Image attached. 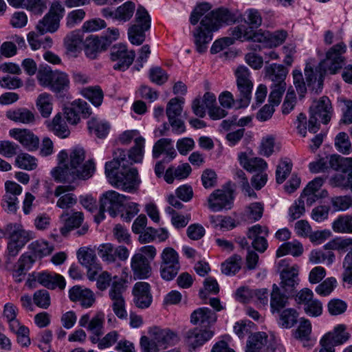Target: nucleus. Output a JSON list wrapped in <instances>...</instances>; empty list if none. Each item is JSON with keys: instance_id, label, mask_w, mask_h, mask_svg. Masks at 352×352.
<instances>
[{"instance_id": "nucleus-1", "label": "nucleus", "mask_w": 352, "mask_h": 352, "mask_svg": "<svg viewBox=\"0 0 352 352\" xmlns=\"http://www.w3.org/2000/svg\"><path fill=\"white\" fill-rule=\"evenodd\" d=\"M58 166L51 174L55 181L72 183L77 179H87L95 172V165L91 160L85 162V152L82 148L75 147L67 153L61 151L58 156Z\"/></svg>"}, {"instance_id": "nucleus-2", "label": "nucleus", "mask_w": 352, "mask_h": 352, "mask_svg": "<svg viewBox=\"0 0 352 352\" xmlns=\"http://www.w3.org/2000/svg\"><path fill=\"white\" fill-rule=\"evenodd\" d=\"M128 166L125 151L118 149L113 160L105 164V174L113 187L129 193H135L141 179L137 168H128Z\"/></svg>"}, {"instance_id": "nucleus-3", "label": "nucleus", "mask_w": 352, "mask_h": 352, "mask_svg": "<svg viewBox=\"0 0 352 352\" xmlns=\"http://www.w3.org/2000/svg\"><path fill=\"white\" fill-rule=\"evenodd\" d=\"M239 21L236 13L228 8L221 7L206 14L201 19L200 27L194 33L195 43L197 50L204 53L208 44L212 39V33L224 25H229Z\"/></svg>"}, {"instance_id": "nucleus-4", "label": "nucleus", "mask_w": 352, "mask_h": 352, "mask_svg": "<svg viewBox=\"0 0 352 352\" xmlns=\"http://www.w3.org/2000/svg\"><path fill=\"white\" fill-rule=\"evenodd\" d=\"M346 50V45L344 43H340L332 47L326 55V59L321 62L316 69H314L315 64L312 60L307 62L305 68V75L308 86L317 82L320 87L323 81L324 73L327 70L330 74H334L338 69L342 67L343 61L342 54Z\"/></svg>"}, {"instance_id": "nucleus-5", "label": "nucleus", "mask_w": 352, "mask_h": 352, "mask_svg": "<svg viewBox=\"0 0 352 352\" xmlns=\"http://www.w3.org/2000/svg\"><path fill=\"white\" fill-rule=\"evenodd\" d=\"M179 341L178 335L169 329L153 327L148 330V336L140 338L142 352H159L177 344Z\"/></svg>"}, {"instance_id": "nucleus-6", "label": "nucleus", "mask_w": 352, "mask_h": 352, "mask_svg": "<svg viewBox=\"0 0 352 352\" xmlns=\"http://www.w3.org/2000/svg\"><path fill=\"white\" fill-rule=\"evenodd\" d=\"M130 199L129 197L120 194L115 190H108L104 192L100 198V208L96 221L100 222L105 217L104 212H107L111 217H116L124 203Z\"/></svg>"}, {"instance_id": "nucleus-7", "label": "nucleus", "mask_w": 352, "mask_h": 352, "mask_svg": "<svg viewBox=\"0 0 352 352\" xmlns=\"http://www.w3.org/2000/svg\"><path fill=\"white\" fill-rule=\"evenodd\" d=\"M65 12V8L59 1H53L48 12L38 21L36 30L41 35L47 32H56L60 27Z\"/></svg>"}, {"instance_id": "nucleus-8", "label": "nucleus", "mask_w": 352, "mask_h": 352, "mask_svg": "<svg viewBox=\"0 0 352 352\" xmlns=\"http://www.w3.org/2000/svg\"><path fill=\"white\" fill-rule=\"evenodd\" d=\"M310 113L308 131L315 133L320 128V124L318 122V118L321 119L324 124H327L331 119V104L330 100L326 96L322 97L310 107Z\"/></svg>"}, {"instance_id": "nucleus-9", "label": "nucleus", "mask_w": 352, "mask_h": 352, "mask_svg": "<svg viewBox=\"0 0 352 352\" xmlns=\"http://www.w3.org/2000/svg\"><path fill=\"white\" fill-rule=\"evenodd\" d=\"M277 267L280 272V287L286 293L293 292L299 282V266L296 264L290 265L289 261L284 258L278 262Z\"/></svg>"}, {"instance_id": "nucleus-10", "label": "nucleus", "mask_w": 352, "mask_h": 352, "mask_svg": "<svg viewBox=\"0 0 352 352\" xmlns=\"http://www.w3.org/2000/svg\"><path fill=\"white\" fill-rule=\"evenodd\" d=\"M234 199L233 192L228 188L217 189L208 198V207L213 212L230 209Z\"/></svg>"}, {"instance_id": "nucleus-11", "label": "nucleus", "mask_w": 352, "mask_h": 352, "mask_svg": "<svg viewBox=\"0 0 352 352\" xmlns=\"http://www.w3.org/2000/svg\"><path fill=\"white\" fill-rule=\"evenodd\" d=\"M97 250L100 258L107 264L115 263L117 258L120 261H126L129 256V251L125 246L114 247L110 243L99 245Z\"/></svg>"}, {"instance_id": "nucleus-12", "label": "nucleus", "mask_w": 352, "mask_h": 352, "mask_svg": "<svg viewBox=\"0 0 352 352\" xmlns=\"http://www.w3.org/2000/svg\"><path fill=\"white\" fill-rule=\"evenodd\" d=\"M110 55L111 60L116 62L113 69L124 71L133 63L135 54L133 50L129 51L126 45L118 44L111 47Z\"/></svg>"}, {"instance_id": "nucleus-13", "label": "nucleus", "mask_w": 352, "mask_h": 352, "mask_svg": "<svg viewBox=\"0 0 352 352\" xmlns=\"http://www.w3.org/2000/svg\"><path fill=\"white\" fill-rule=\"evenodd\" d=\"M214 336V332L210 329H200L197 327L189 329L184 335V342L192 349L202 346Z\"/></svg>"}, {"instance_id": "nucleus-14", "label": "nucleus", "mask_w": 352, "mask_h": 352, "mask_svg": "<svg viewBox=\"0 0 352 352\" xmlns=\"http://www.w3.org/2000/svg\"><path fill=\"white\" fill-rule=\"evenodd\" d=\"M79 326L95 335H102L104 333V314L102 311H98L91 318L89 314L82 315L78 321Z\"/></svg>"}, {"instance_id": "nucleus-15", "label": "nucleus", "mask_w": 352, "mask_h": 352, "mask_svg": "<svg viewBox=\"0 0 352 352\" xmlns=\"http://www.w3.org/2000/svg\"><path fill=\"white\" fill-rule=\"evenodd\" d=\"M69 296L72 302H79L84 308L91 307L96 301L95 295L91 289L79 285L69 289Z\"/></svg>"}, {"instance_id": "nucleus-16", "label": "nucleus", "mask_w": 352, "mask_h": 352, "mask_svg": "<svg viewBox=\"0 0 352 352\" xmlns=\"http://www.w3.org/2000/svg\"><path fill=\"white\" fill-rule=\"evenodd\" d=\"M5 230L10 240H13L22 246L35 238L34 232L23 229L19 223H10L6 226Z\"/></svg>"}, {"instance_id": "nucleus-17", "label": "nucleus", "mask_w": 352, "mask_h": 352, "mask_svg": "<svg viewBox=\"0 0 352 352\" xmlns=\"http://www.w3.org/2000/svg\"><path fill=\"white\" fill-rule=\"evenodd\" d=\"M75 189L73 185L58 186L54 190V196L58 197L56 206L62 209H68L77 203L76 196L70 192Z\"/></svg>"}, {"instance_id": "nucleus-18", "label": "nucleus", "mask_w": 352, "mask_h": 352, "mask_svg": "<svg viewBox=\"0 0 352 352\" xmlns=\"http://www.w3.org/2000/svg\"><path fill=\"white\" fill-rule=\"evenodd\" d=\"M238 160L240 165L250 173L262 172L267 167V162L262 158L252 157L251 151L240 153Z\"/></svg>"}, {"instance_id": "nucleus-19", "label": "nucleus", "mask_w": 352, "mask_h": 352, "mask_svg": "<svg viewBox=\"0 0 352 352\" xmlns=\"http://www.w3.org/2000/svg\"><path fill=\"white\" fill-rule=\"evenodd\" d=\"M9 134L28 151L36 150L38 146V138L28 129H13L9 131Z\"/></svg>"}, {"instance_id": "nucleus-20", "label": "nucleus", "mask_w": 352, "mask_h": 352, "mask_svg": "<svg viewBox=\"0 0 352 352\" xmlns=\"http://www.w3.org/2000/svg\"><path fill=\"white\" fill-rule=\"evenodd\" d=\"M133 293L134 302L138 308L148 307L152 302V296L150 293V285L145 282H138L135 284Z\"/></svg>"}, {"instance_id": "nucleus-21", "label": "nucleus", "mask_w": 352, "mask_h": 352, "mask_svg": "<svg viewBox=\"0 0 352 352\" xmlns=\"http://www.w3.org/2000/svg\"><path fill=\"white\" fill-rule=\"evenodd\" d=\"M262 234L267 236L268 230L258 224L250 228L247 232L248 238L252 240L253 248L259 252H264L267 248V241L265 236H261Z\"/></svg>"}, {"instance_id": "nucleus-22", "label": "nucleus", "mask_w": 352, "mask_h": 352, "mask_svg": "<svg viewBox=\"0 0 352 352\" xmlns=\"http://www.w3.org/2000/svg\"><path fill=\"white\" fill-rule=\"evenodd\" d=\"M216 320L217 315L215 312L208 307L198 308L190 316L191 323L206 329L214 324Z\"/></svg>"}, {"instance_id": "nucleus-23", "label": "nucleus", "mask_w": 352, "mask_h": 352, "mask_svg": "<svg viewBox=\"0 0 352 352\" xmlns=\"http://www.w3.org/2000/svg\"><path fill=\"white\" fill-rule=\"evenodd\" d=\"M34 281H36L43 287L50 289H54L56 287L63 289L65 287V280L64 277L55 273H50L47 272L38 273L34 276Z\"/></svg>"}, {"instance_id": "nucleus-24", "label": "nucleus", "mask_w": 352, "mask_h": 352, "mask_svg": "<svg viewBox=\"0 0 352 352\" xmlns=\"http://www.w3.org/2000/svg\"><path fill=\"white\" fill-rule=\"evenodd\" d=\"M350 338V334L346 331L344 324L336 326L331 331L324 334L321 338L325 344H330L333 346L341 345L346 342Z\"/></svg>"}, {"instance_id": "nucleus-25", "label": "nucleus", "mask_w": 352, "mask_h": 352, "mask_svg": "<svg viewBox=\"0 0 352 352\" xmlns=\"http://www.w3.org/2000/svg\"><path fill=\"white\" fill-rule=\"evenodd\" d=\"M131 267L135 277L142 279L149 276L151 271L150 262L142 254H135L131 258Z\"/></svg>"}, {"instance_id": "nucleus-26", "label": "nucleus", "mask_w": 352, "mask_h": 352, "mask_svg": "<svg viewBox=\"0 0 352 352\" xmlns=\"http://www.w3.org/2000/svg\"><path fill=\"white\" fill-rule=\"evenodd\" d=\"M69 78L66 73L54 71V75L49 88L57 96L62 97L69 90Z\"/></svg>"}, {"instance_id": "nucleus-27", "label": "nucleus", "mask_w": 352, "mask_h": 352, "mask_svg": "<svg viewBox=\"0 0 352 352\" xmlns=\"http://www.w3.org/2000/svg\"><path fill=\"white\" fill-rule=\"evenodd\" d=\"M108 47V42L101 37L91 36L86 38L85 45V53L87 58L95 59L98 53Z\"/></svg>"}, {"instance_id": "nucleus-28", "label": "nucleus", "mask_w": 352, "mask_h": 352, "mask_svg": "<svg viewBox=\"0 0 352 352\" xmlns=\"http://www.w3.org/2000/svg\"><path fill=\"white\" fill-rule=\"evenodd\" d=\"M267 344V334L264 332L256 333L249 337L245 352H269Z\"/></svg>"}, {"instance_id": "nucleus-29", "label": "nucleus", "mask_w": 352, "mask_h": 352, "mask_svg": "<svg viewBox=\"0 0 352 352\" xmlns=\"http://www.w3.org/2000/svg\"><path fill=\"white\" fill-rule=\"evenodd\" d=\"M266 76L272 82V85H286L285 81L288 70L282 65L273 63L265 68Z\"/></svg>"}, {"instance_id": "nucleus-30", "label": "nucleus", "mask_w": 352, "mask_h": 352, "mask_svg": "<svg viewBox=\"0 0 352 352\" xmlns=\"http://www.w3.org/2000/svg\"><path fill=\"white\" fill-rule=\"evenodd\" d=\"M8 3L16 8H25L35 14H41L47 6L43 0H7Z\"/></svg>"}, {"instance_id": "nucleus-31", "label": "nucleus", "mask_w": 352, "mask_h": 352, "mask_svg": "<svg viewBox=\"0 0 352 352\" xmlns=\"http://www.w3.org/2000/svg\"><path fill=\"white\" fill-rule=\"evenodd\" d=\"M35 260L32 256L23 254L14 265L12 276L15 281L21 282L26 274L27 271L30 268Z\"/></svg>"}, {"instance_id": "nucleus-32", "label": "nucleus", "mask_w": 352, "mask_h": 352, "mask_svg": "<svg viewBox=\"0 0 352 352\" xmlns=\"http://www.w3.org/2000/svg\"><path fill=\"white\" fill-rule=\"evenodd\" d=\"M322 250L320 249L312 250L309 254V261L311 264L317 265L324 263L330 266L335 261V254L331 250Z\"/></svg>"}, {"instance_id": "nucleus-33", "label": "nucleus", "mask_w": 352, "mask_h": 352, "mask_svg": "<svg viewBox=\"0 0 352 352\" xmlns=\"http://www.w3.org/2000/svg\"><path fill=\"white\" fill-rule=\"evenodd\" d=\"M6 117L16 122L31 124L34 122V114L26 108H19L6 111Z\"/></svg>"}, {"instance_id": "nucleus-34", "label": "nucleus", "mask_w": 352, "mask_h": 352, "mask_svg": "<svg viewBox=\"0 0 352 352\" xmlns=\"http://www.w3.org/2000/svg\"><path fill=\"white\" fill-rule=\"evenodd\" d=\"M288 304L287 297L281 294L280 287L274 284L271 293L270 307L272 313L280 312Z\"/></svg>"}, {"instance_id": "nucleus-35", "label": "nucleus", "mask_w": 352, "mask_h": 352, "mask_svg": "<svg viewBox=\"0 0 352 352\" xmlns=\"http://www.w3.org/2000/svg\"><path fill=\"white\" fill-rule=\"evenodd\" d=\"M87 126L89 133L99 138H105L110 130L109 122L96 118H92L89 120Z\"/></svg>"}, {"instance_id": "nucleus-36", "label": "nucleus", "mask_w": 352, "mask_h": 352, "mask_svg": "<svg viewBox=\"0 0 352 352\" xmlns=\"http://www.w3.org/2000/svg\"><path fill=\"white\" fill-rule=\"evenodd\" d=\"M329 169L340 170L343 173L352 170V158L343 157L338 155L327 156Z\"/></svg>"}, {"instance_id": "nucleus-37", "label": "nucleus", "mask_w": 352, "mask_h": 352, "mask_svg": "<svg viewBox=\"0 0 352 352\" xmlns=\"http://www.w3.org/2000/svg\"><path fill=\"white\" fill-rule=\"evenodd\" d=\"M36 106L43 118H48L53 109V97L49 93L39 94L36 100Z\"/></svg>"}, {"instance_id": "nucleus-38", "label": "nucleus", "mask_w": 352, "mask_h": 352, "mask_svg": "<svg viewBox=\"0 0 352 352\" xmlns=\"http://www.w3.org/2000/svg\"><path fill=\"white\" fill-rule=\"evenodd\" d=\"M47 124L50 131L61 138L68 137L70 133L65 120L59 113L51 122H47Z\"/></svg>"}, {"instance_id": "nucleus-39", "label": "nucleus", "mask_w": 352, "mask_h": 352, "mask_svg": "<svg viewBox=\"0 0 352 352\" xmlns=\"http://www.w3.org/2000/svg\"><path fill=\"white\" fill-rule=\"evenodd\" d=\"M144 138H138L135 140V143L131 147L128 153H126V160L129 162V165L132 163H139L142 161L144 153Z\"/></svg>"}, {"instance_id": "nucleus-40", "label": "nucleus", "mask_w": 352, "mask_h": 352, "mask_svg": "<svg viewBox=\"0 0 352 352\" xmlns=\"http://www.w3.org/2000/svg\"><path fill=\"white\" fill-rule=\"evenodd\" d=\"M303 250L302 243L294 240L282 244L276 251V256L280 257L286 254H291L297 257L302 254Z\"/></svg>"}, {"instance_id": "nucleus-41", "label": "nucleus", "mask_w": 352, "mask_h": 352, "mask_svg": "<svg viewBox=\"0 0 352 352\" xmlns=\"http://www.w3.org/2000/svg\"><path fill=\"white\" fill-rule=\"evenodd\" d=\"M237 87L239 91L240 107H244L248 105L251 99V93L253 84L250 78L236 80Z\"/></svg>"}, {"instance_id": "nucleus-42", "label": "nucleus", "mask_w": 352, "mask_h": 352, "mask_svg": "<svg viewBox=\"0 0 352 352\" xmlns=\"http://www.w3.org/2000/svg\"><path fill=\"white\" fill-rule=\"evenodd\" d=\"M36 258H41L50 255L54 250V246L45 240H36L29 245Z\"/></svg>"}, {"instance_id": "nucleus-43", "label": "nucleus", "mask_w": 352, "mask_h": 352, "mask_svg": "<svg viewBox=\"0 0 352 352\" xmlns=\"http://www.w3.org/2000/svg\"><path fill=\"white\" fill-rule=\"evenodd\" d=\"M80 94L96 107H100L102 102L104 94L99 86L82 88Z\"/></svg>"}, {"instance_id": "nucleus-44", "label": "nucleus", "mask_w": 352, "mask_h": 352, "mask_svg": "<svg viewBox=\"0 0 352 352\" xmlns=\"http://www.w3.org/2000/svg\"><path fill=\"white\" fill-rule=\"evenodd\" d=\"M311 324L307 319L302 318L300 325L296 331V337L303 342L305 347L313 345L310 340Z\"/></svg>"}, {"instance_id": "nucleus-45", "label": "nucleus", "mask_w": 352, "mask_h": 352, "mask_svg": "<svg viewBox=\"0 0 352 352\" xmlns=\"http://www.w3.org/2000/svg\"><path fill=\"white\" fill-rule=\"evenodd\" d=\"M298 317V312L293 308L282 309L278 322L283 328L289 329L296 324Z\"/></svg>"}, {"instance_id": "nucleus-46", "label": "nucleus", "mask_w": 352, "mask_h": 352, "mask_svg": "<svg viewBox=\"0 0 352 352\" xmlns=\"http://www.w3.org/2000/svg\"><path fill=\"white\" fill-rule=\"evenodd\" d=\"M77 257L80 263L85 267H90L98 263L95 251L89 248H80L77 252Z\"/></svg>"}, {"instance_id": "nucleus-47", "label": "nucleus", "mask_w": 352, "mask_h": 352, "mask_svg": "<svg viewBox=\"0 0 352 352\" xmlns=\"http://www.w3.org/2000/svg\"><path fill=\"white\" fill-rule=\"evenodd\" d=\"M184 102V99L183 98H173L169 100L166 109V113L168 120H172L181 116Z\"/></svg>"}, {"instance_id": "nucleus-48", "label": "nucleus", "mask_w": 352, "mask_h": 352, "mask_svg": "<svg viewBox=\"0 0 352 352\" xmlns=\"http://www.w3.org/2000/svg\"><path fill=\"white\" fill-rule=\"evenodd\" d=\"M241 257L234 254L221 265V271L226 275H234L241 269Z\"/></svg>"}, {"instance_id": "nucleus-49", "label": "nucleus", "mask_w": 352, "mask_h": 352, "mask_svg": "<svg viewBox=\"0 0 352 352\" xmlns=\"http://www.w3.org/2000/svg\"><path fill=\"white\" fill-rule=\"evenodd\" d=\"M126 290L125 280L117 276L113 277V281L109 291V296L111 300L123 298V294Z\"/></svg>"}, {"instance_id": "nucleus-50", "label": "nucleus", "mask_w": 352, "mask_h": 352, "mask_svg": "<svg viewBox=\"0 0 352 352\" xmlns=\"http://www.w3.org/2000/svg\"><path fill=\"white\" fill-rule=\"evenodd\" d=\"M135 10V4L132 1H126L116 8L117 20L126 22L133 16Z\"/></svg>"}, {"instance_id": "nucleus-51", "label": "nucleus", "mask_w": 352, "mask_h": 352, "mask_svg": "<svg viewBox=\"0 0 352 352\" xmlns=\"http://www.w3.org/2000/svg\"><path fill=\"white\" fill-rule=\"evenodd\" d=\"M292 163L288 158L283 159L277 166L276 170V180L278 184H282L289 176L292 171Z\"/></svg>"}, {"instance_id": "nucleus-52", "label": "nucleus", "mask_w": 352, "mask_h": 352, "mask_svg": "<svg viewBox=\"0 0 352 352\" xmlns=\"http://www.w3.org/2000/svg\"><path fill=\"white\" fill-rule=\"evenodd\" d=\"M148 30V29H144L143 26L132 25L128 30V36L130 42L133 45H141L145 41V32Z\"/></svg>"}, {"instance_id": "nucleus-53", "label": "nucleus", "mask_w": 352, "mask_h": 352, "mask_svg": "<svg viewBox=\"0 0 352 352\" xmlns=\"http://www.w3.org/2000/svg\"><path fill=\"white\" fill-rule=\"evenodd\" d=\"M332 228L336 232L352 233V216L340 217L333 221Z\"/></svg>"}, {"instance_id": "nucleus-54", "label": "nucleus", "mask_w": 352, "mask_h": 352, "mask_svg": "<svg viewBox=\"0 0 352 352\" xmlns=\"http://www.w3.org/2000/svg\"><path fill=\"white\" fill-rule=\"evenodd\" d=\"M324 250H337L342 252L352 250V238H338L324 245Z\"/></svg>"}, {"instance_id": "nucleus-55", "label": "nucleus", "mask_w": 352, "mask_h": 352, "mask_svg": "<svg viewBox=\"0 0 352 352\" xmlns=\"http://www.w3.org/2000/svg\"><path fill=\"white\" fill-rule=\"evenodd\" d=\"M241 21H244L248 28L254 29L258 28L261 25L263 20L260 12L257 10L248 9L244 12Z\"/></svg>"}, {"instance_id": "nucleus-56", "label": "nucleus", "mask_w": 352, "mask_h": 352, "mask_svg": "<svg viewBox=\"0 0 352 352\" xmlns=\"http://www.w3.org/2000/svg\"><path fill=\"white\" fill-rule=\"evenodd\" d=\"M251 28H248L245 25H239L229 29V36L233 39V44L236 40L241 41H248L250 38V32Z\"/></svg>"}, {"instance_id": "nucleus-57", "label": "nucleus", "mask_w": 352, "mask_h": 352, "mask_svg": "<svg viewBox=\"0 0 352 352\" xmlns=\"http://www.w3.org/2000/svg\"><path fill=\"white\" fill-rule=\"evenodd\" d=\"M54 72L49 66L40 67L36 74V78L41 86L49 87L54 77Z\"/></svg>"}, {"instance_id": "nucleus-58", "label": "nucleus", "mask_w": 352, "mask_h": 352, "mask_svg": "<svg viewBox=\"0 0 352 352\" xmlns=\"http://www.w3.org/2000/svg\"><path fill=\"white\" fill-rule=\"evenodd\" d=\"M10 329L16 334L17 342L22 346H28L30 344V331L27 327L19 323L16 327H11Z\"/></svg>"}, {"instance_id": "nucleus-59", "label": "nucleus", "mask_w": 352, "mask_h": 352, "mask_svg": "<svg viewBox=\"0 0 352 352\" xmlns=\"http://www.w3.org/2000/svg\"><path fill=\"white\" fill-rule=\"evenodd\" d=\"M16 165L28 170H34L37 166L36 159L28 153L19 154L16 158Z\"/></svg>"}, {"instance_id": "nucleus-60", "label": "nucleus", "mask_w": 352, "mask_h": 352, "mask_svg": "<svg viewBox=\"0 0 352 352\" xmlns=\"http://www.w3.org/2000/svg\"><path fill=\"white\" fill-rule=\"evenodd\" d=\"M113 239L119 243L129 244L131 235L129 230L121 224H116L112 230Z\"/></svg>"}, {"instance_id": "nucleus-61", "label": "nucleus", "mask_w": 352, "mask_h": 352, "mask_svg": "<svg viewBox=\"0 0 352 352\" xmlns=\"http://www.w3.org/2000/svg\"><path fill=\"white\" fill-rule=\"evenodd\" d=\"M17 311L16 307L12 303H6L4 306L3 316L9 323L10 329L16 327L20 323L16 319Z\"/></svg>"}, {"instance_id": "nucleus-62", "label": "nucleus", "mask_w": 352, "mask_h": 352, "mask_svg": "<svg viewBox=\"0 0 352 352\" xmlns=\"http://www.w3.org/2000/svg\"><path fill=\"white\" fill-rule=\"evenodd\" d=\"M162 265H180L179 262V255L177 252L172 248H166L161 254Z\"/></svg>"}, {"instance_id": "nucleus-63", "label": "nucleus", "mask_w": 352, "mask_h": 352, "mask_svg": "<svg viewBox=\"0 0 352 352\" xmlns=\"http://www.w3.org/2000/svg\"><path fill=\"white\" fill-rule=\"evenodd\" d=\"M81 43V36L79 32H70L64 40L66 49L71 52H76Z\"/></svg>"}, {"instance_id": "nucleus-64", "label": "nucleus", "mask_w": 352, "mask_h": 352, "mask_svg": "<svg viewBox=\"0 0 352 352\" xmlns=\"http://www.w3.org/2000/svg\"><path fill=\"white\" fill-rule=\"evenodd\" d=\"M86 15L83 9L74 10L66 16V26L72 28L82 21Z\"/></svg>"}]
</instances>
